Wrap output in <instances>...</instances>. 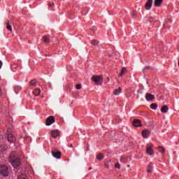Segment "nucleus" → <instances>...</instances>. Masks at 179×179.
Here are the masks:
<instances>
[{
  "label": "nucleus",
  "mask_w": 179,
  "mask_h": 179,
  "mask_svg": "<svg viewBox=\"0 0 179 179\" xmlns=\"http://www.w3.org/2000/svg\"><path fill=\"white\" fill-rule=\"evenodd\" d=\"M8 162L11 163L14 168L20 166L21 164L20 159L17 157L16 152H13L10 154V156L8 157Z\"/></svg>",
  "instance_id": "1"
},
{
  "label": "nucleus",
  "mask_w": 179,
  "mask_h": 179,
  "mask_svg": "<svg viewBox=\"0 0 179 179\" xmlns=\"http://www.w3.org/2000/svg\"><path fill=\"white\" fill-rule=\"evenodd\" d=\"M9 173V169L5 164L0 165V174L3 177H8Z\"/></svg>",
  "instance_id": "2"
},
{
  "label": "nucleus",
  "mask_w": 179,
  "mask_h": 179,
  "mask_svg": "<svg viewBox=\"0 0 179 179\" xmlns=\"http://www.w3.org/2000/svg\"><path fill=\"white\" fill-rule=\"evenodd\" d=\"M91 80L97 85H101L102 83H103V78L102 76H93L92 78H91Z\"/></svg>",
  "instance_id": "3"
},
{
  "label": "nucleus",
  "mask_w": 179,
  "mask_h": 179,
  "mask_svg": "<svg viewBox=\"0 0 179 179\" xmlns=\"http://www.w3.org/2000/svg\"><path fill=\"white\" fill-rule=\"evenodd\" d=\"M52 155L55 159H61V157H62V152H59L58 150L52 149Z\"/></svg>",
  "instance_id": "4"
},
{
  "label": "nucleus",
  "mask_w": 179,
  "mask_h": 179,
  "mask_svg": "<svg viewBox=\"0 0 179 179\" xmlns=\"http://www.w3.org/2000/svg\"><path fill=\"white\" fill-rule=\"evenodd\" d=\"M7 139H8L9 143H14L15 141V137H14L11 134V131H10V129H8V131H7Z\"/></svg>",
  "instance_id": "5"
},
{
  "label": "nucleus",
  "mask_w": 179,
  "mask_h": 179,
  "mask_svg": "<svg viewBox=\"0 0 179 179\" xmlns=\"http://www.w3.org/2000/svg\"><path fill=\"white\" fill-rule=\"evenodd\" d=\"M153 145L150 144V145L146 146V153L148 155H153L155 152H153L152 150Z\"/></svg>",
  "instance_id": "6"
},
{
  "label": "nucleus",
  "mask_w": 179,
  "mask_h": 179,
  "mask_svg": "<svg viewBox=\"0 0 179 179\" xmlns=\"http://www.w3.org/2000/svg\"><path fill=\"white\" fill-rule=\"evenodd\" d=\"M55 123V117L53 116L48 117L46 120V125L50 126Z\"/></svg>",
  "instance_id": "7"
},
{
  "label": "nucleus",
  "mask_w": 179,
  "mask_h": 179,
  "mask_svg": "<svg viewBox=\"0 0 179 179\" xmlns=\"http://www.w3.org/2000/svg\"><path fill=\"white\" fill-rule=\"evenodd\" d=\"M153 3V0H147L146 3H145V10H150V9H151L152 8V5Z\"/></svg>",
  "instance_id": "8"
},
{
  "label": "nucleus",
  "mask_w": 179,
  "mask_h": 179,
  "mask_svg": "<svg viewBox=\"0 0 179 179\" xmlns=\"http://www.w3.org/2000/svg\"><path fill=\"white\" fill-rule=\"evenodd\" d=\"M155 99V95H152L150 93H146L145 94V99L146 101H152L153 99Z\"/></svg>",
  "instance_id": "9"
},
{
  "label": "nucleus",
  "mask_w": 179,
  "mask_h": 179,
  "mask_svg": "<svg viewBox=\"0 0 179 179\" xmlns=\"http://www.w3.org/2000/svg\"><path fill=\"white\" fill-rule=\"evenodd\" d=\"M164 0H154V6L159 8Z\"/></svg>",
  "instance_id": "10"
},
{
  "label": "nucleus",
  "mask_w": 179,
  "mask_h": 179,
  "mask_svg": "<svg viewBox=\"0 0 179 179\" xmlns=\"http://www.w3.org/2000/svg\"><path fill=\"white\" fill-rule=\"evenodd\" d=\"M132 124L136 127H142V124L141 122V120H134V121H133Z\"/></svg>",
  "instance_id": "11"
},
{
  "label": "nucleus",
  "mask_w": 179,
  "mask_h": 179,
  "mask_svg": "<svg viewBox=\"0 0 179 179\" xmlns=\"http://www.w3.org/2000/svg\"><path fill=\"white\" fill-rule=\"evenodd\" d=\"M142 136H143V138H148V136L150 135V130H144L143 131H142Z\"/></svg>",
  "instance_id": "12"
},
{
  "label": "nucleus",
  "mask_w": 179,
  "mask_h": 179,
  "mask_svg": "<svg viewBox=\"0 0 179 179\" xmlns=\"http://www.w3.org/2000/svg\"><path fill=\"white\" fill-rule=\"evenodd\" d=\"M51 136L52 138H57L59 136V133L58 131V130H54L51 131Z\"/></svg>",
  "instance_id": "13"
},
{
  "label": "nucleus",
  "mask_w": 179,
  "mask_h": 179,
  "mask_svg": "<svg viewBox=\"0 0 179 179\" xmlns=\"http://www.w3.org/2000/svg\"><path fill=\"white\" fill-rule=\"evenodd\" d=\"M17 179H27L24 171H21L20 173H18Z\"/></svg>",
  "instance_id": "14"
},
{
  "label": "nucleus",
  "mask_w": 179,
  "mask_h": 179,
  "mask_svg": "<svg viewBox=\"0 0 179 179\" xmlns=\"http://www.w3.org/2000/svg\"><path fill=\"white\" fill-rule=\"evenodd\" d=\"M127 73V70L125 67H122V71L119 74V77H123Z\"/></svg>",
  "instance_id": "15"
},
{
  "label": "nucleus",
  "mask_w": 179,
  "mask_h": 179,
  "mask_svg": "<svg viewBox=\"0 0 179 179\" xmlns=\"http://www.w3.org/2000/svg\"><path fill=\"white\" fill-rule=\"evenodd\" d=\"M146 171L148 173H152L153 171V166L152 164H149L148 167L146 168Z\"/></svg>",
  "instance_id": "16"
},
{
  "label": "nucleus",
  "mask_w": 179,
  "mask_h": 179,
  "mask_svg": "<svg viewBox=\"0 0 179 179\" xmlns=\"http://www.w3.org/2000/svg\"><path fill=\"white\" fill-rule=\"evenodd\" d=\"M169 111V107L167 106H163L161 108V112L162 113H168Z\"/></svg>",
  "instance_id": "17"
},
{
  "label": "nucleus",
  "mask_w": 179,
  "mask_h": 179,
  "mask_svg": "<svg viewBox=\"0 0 179 179\" xmlns=\"http://www.w3.org/2000/svg\"><path fill=\"white\" fill-rule=\"evenodd\" d=\"M33 93L36 96H39L41 94V89H34Z\"/></svg>",
  "instance_id": "18"
},
{
  "label": "nucleus",
  "mask_w": 179,
  "mask_h": 179,
  "mask_svg": "<svg viewBox=\"0 0 179 179\" xmlns=\"http://www.w3.org/2000/svg\"><path fill=\"white\" fill-rule=\"evenodd\" d=\"M43 42H44V43H48L49 41H50L49 36L44 35V36H43Z\"/></svg>",
  "instance_id": "19"
},
{
  "label": "nucleus",
  "mask_w": 179,
  "mask_h": 179,
  "mask_svg": "<svg viewBox=\"0 0 179 179\" xmlns=\"http://www.w3.org/2000/svg\"><path fill=\"white\" fill-rule=\"evenodd\" d=\"M122 92V89L121 87H118V89H115L114 90V94L115 95H119Z\"/></svg>",
  "instance_id": "20"
},
{
  "label": "nucleus",
  "mask_w": 179,
  "mask_h": 179,
  "mask_svg": "<svg viewBox=\"0 0 179 179\" xmlns=\"http://www.w3.org/2000/svg\"><path fill=\"white\" fill-rule=\"evenodd\" d=\"M21 90H22V88L19 85H17V86L14 87V92H15L16 94L19 93Z\"/></svg>",
  "instance_id": "21"
},
{
  "label": "nucleus",
  "mask_w": 179,
  "mask_h": 179,
  "mask_svg": "<svg viewBox=\"0 0 179 179\" xmlns=\"http://www.w3.org/2000/svg\"><path fill=\"white\" fill-rule=\"evenodd\" d=\"M96 159L99 161H101L102 159H104V155L102 153H99L97 156H96Z\"/></svg>",
  "instance_id": "22"
},
{
  "label": "nucleus",
  "mask_w": 179,
  "mask_h": 179,
  "mask_svg": "<svg viewBox=\"0 0 179 179\" xmlns=\"http://www.w3.org/2000/svg\"><path fill=\"white\" fill-rule=\"evenodd\" d=\"M98 44H99V41H98L97 40L91 41V45L96 46L98 45Z\"/></svg>",
  "instance_id": "23"
},
{
  "label": "nucleus",
  "mask_w": 179,
  "mask_h": 179,
  "mask_svg": "<svg viewBox=\"0 0 179 179\" xmlns=\"http://www.w3.org/2000/svg\"><path fill=\"white\" fill-rule=\"evenodd\" d=\"M29 85H30V86H36V79L31 80L29 82Z\"/></svg>",
  "instance_id": "24"
},
{
  "label": "nucleus",
  "mask_w": 179,
  "mask_h": 179,
  "mask_svg": "<svg viewBox=\"0 0 179 179\" xmlns=\"http://www.w3.org/2000/svg\"><path fill=\"white\" fill-rule=\"evenodd\" d=\"M150 109L157 110V103L150 104Z\"/></svg>",
  "instance_id": "25"
},
{
  "label": "nucleus",
  "mask_w": 179,
  "mask_h": 179,
  "mask_svg": "<svg viewBox=\"0 0 179 179\" xmlns=\"http://www.w3.org/2000/svg\"><path fill=\"white\" fill-rule=\"evenodd\" d=\"M132 17H136L138 16V14L136 13V11H133L131 13Z\"/></svg>",
  "instance_id": "26"
},
{
  "label": "nucleus",
  "mask_w": 179,
  "mask_h": 179,
  "mask_svg": "<svg viewBox=\"0 0 179 179\" xmlns=\"http://www.w3.org/2000/svg\"><path fill=\"white\" fill-rule=\"evenodd\" d=\"M7 29H8V31H12V26L7 24Z\"/></svg>",
  "instance_id": "27"
},
{
  "label": "nucleus",
  "mask_w": 179,
  "mask_h": 179,
  "mask_svg": "<svg viewBox=\"0 0 179 179\" xmlns=\"http://www.w3.org/2000/svg\"><path fill=\"white\" fill-rule=\"evenodd\" d=\"M159 151H160L161 152L164 153V149L163 147H159Z\"/></svg>",
  "instance_id": "28"
},
{
  "label": "nucleus",
  "mask_w": 179,
  "mask_h": 179,
  "mask_svg": "<svg viewBox=\"0 0 179 179\" xmlns=\"http://www.w3.org/2000/svg\"><path fill=\"white\" fill-rule=\"evenodd\" d=\"M115 169H120V164H119V163H116V164H115Z\"/></svg>",
  "instance_id": "29"
},
{
  "label": "nucleus",
  "mask_w": 179,
  "mask_h": 179,
  "mask_svg": "<svg viewBox=\"0 0 179 179\" xmlns=\"http://www.w3.org/2000/svg\"><path fill=\"white\" fill-rule=\"evenodd\" d=\"M76 89L77 90H81L82 89V85H76Z\"/></svg>",
  "instance_id": "30"
},
{
  "label": "nucleus",
  "mask_w": 179,
  "mask_h": 179,
  "mask_svg": "<svg viewBox=\"0 0 179 179\" xmlns=\"http://www.w3.org/2000/svg\"><path fill=\"white\" fill-rule=\"evenodd\" d=\"M103 166H105L106 169H108L109 168L108 164H104Z\"/></svg>",
  "instance_id": "31"
},
{
  "label": "nucleus",
  "mask_w": 179,
  "mask_h": 179,
  "mask_svg": "<svg viewBox=\"0 0 179 179\" xmlns=\"http://www.w3.org/2000/svg\"><path fill=\"white\" fill-rule=\"evenodd\" d=\"M2 62H1V60H0V69H1V66H2Z\"/></svg>",
  "instance_id": "32"
},
{
  "label": "nucleus",
  "mask_w": 179,
  "mask_h": 179,
  "mask_svg": "<svg viewBox=\"0 0 179 179\" xmlns=\"http://www.w3.org/2000/svg\"><path fill=\"white\" fill-rule=\"evenodd\" d=\"M124 158L120 159V162H123Z\"/></svg>",
  "instance_id": "33"
},
{
  "label": "nucleus",
  "mask_w": 179,
  "mask_h": 179,
  "mask_svg": "<svg viewBox=\"0 0 179 179\" xmlns=\"http://www.w3.org/2000/svg\"><path fill=\"white\" fill-rule=\"evenodd\" d=\"M169 22H171V19H168V21Z\"/></svg>",
  "instance_id": "34"
},
{
  "label": "nucleus",
  "mask_w": 179,
  "mask_h": 179,
  "mask_svg": "<svg viewBox=\"0 0 179 179\" xmlns=\"http://www.w3.org/2000/svg\"><path fill=\"white\" fill-rule=\"evenodd\" d=\"M3 138V136H0V138Z\"/></svg>",
  "instance_id": "35"
},
{
  "label": "nucleus",
  "mask_w": 179,
  "mask_h": 179,
  "mask_svg": "<svg viewBox=\"0 0 179 179\" xmlns=\"http://www.w3.org/2000/svg\"><path fill=\"white\" fill-rule=\"evenodd\" d=\"M73 145H70V148H73Z\"/></svg>",
  "instance_id": "36"
},
{
  "label": "nucleus",
  "mask_w": 179,
  "mask_h": 179,
  "mask_svg": "<svg viewBox=\"0 0 179 179\" xmlns=\"http://www.w3.org/2000/svg\"><path fill=\"white\" fill-rule=\"evenodd\" d=\"M92 167H90L89 170H92Z\"/></svg>",
  "instance_id": "37"
},
{
  "label": "nucleus",
  "mask_w": 179,
  "mask_h": 179,
  "mask_svg": "<svg viewBox=\"0 0 179 179\" xmlns=\"http://www.w3.org/2000/svg\"><path fill=\"white\" fill-rule=\"evenodd\" d=\"M49 6H51V3H49Z\"/></svg>",
  "instance_id": "38"
},
{
  "label": "nucleus",
  "mask_w": 179,
  "mask_h": 179,
  "mask_svg": "<svg viewBox=\"0 0 179 179\" xmlns=\"http://www.w3.org/2000/svg\"><path fill=\"white\" fill-rule=\"evenodd\" d=\"M0 151H2L1 148H0Z\"/></svg>",
  "instance_id": "39"
},
{
  "label": "nucleus",
  "mask_w": 179,
  "mask_h": 179,
  "mask_svg": "<svg viewBox=\"0 0 179 179\" xmlns=\"http://www.w3.org/2000/svg\"><path fill=\"white\" fill-rule=\"evenodd\" d=\"M127 167H130V165H127Z\"/></svg>",
  "instance_id": "40"
},
{
  "label": "nucleus",
  "mask_w": 179,
  "mask_h": 179,
  "mask_svg": "<svg viewBox=\"0 0 179 179\" xmlns=\"http://www.w3.org/2000/svg\"><path fill=\"white\" fill-rule=\"evenodd\" d=\"M178 66H179V61H178Z\"/></svg>",
  "instance_id": "41"
}]
</instances>
